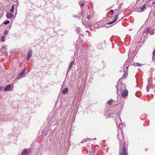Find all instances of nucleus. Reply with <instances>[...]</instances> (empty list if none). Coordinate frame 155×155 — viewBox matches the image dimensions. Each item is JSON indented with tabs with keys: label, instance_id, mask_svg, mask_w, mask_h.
Listing matches in <instances>:
<instances>
[{
	"label": "nucleus",
	"instance_id": "obj_1",
	"mask_svg": "<svg viewBox=\"0 0 155 155\" xmlns=\"http://www.w3.org/2000/svg\"><path fill=\"white\" fill-rule=\"evenodd\" d=\"M50 121H49L48 123H50L49 125L50 126L48 127L46 130H44V133L43 134L44 136H46L48 134H49V136H52L54 132V130H52L51 129L53 128L54 129L56 128V127H51L52 126H55L57 124V120L55 117H53L52 119L51 118L50 119Z\"/></svg>",
	"mask_w": 155,
	"mask_h": 155
},
{
	"label": "nucleus",
	"instance_id": "obj_2",
	"mask_svg": "<svg viewBox=\"0 0 155 155\" xmlns=\"http://www.w3.org/2000/svg\"><path fill=\"white\" fill-rule=\"evenodd\" d=\"M120 79H120L118 82V85L116 86V87L117 89V93L119 94H120V93H121V91L125 89V88L124 85V84H119V82Z\"/></svg>",
	"mask_w": 155,
	"mask_h": 155
},
{
	"label": "nucleus",
	"instance_id": "obj_3",
	"mask_svg": "<svg viewBox=\"0 0 155 155\" xmlns=\"http://www.w3.org/2000/svg\"><path fill=\"white\" fill-rule=\"evenodd\" d=\"M119 140L120 141V142L121 143H124V144H123V149L122 151L120 153V155H127L126 154V149L125 147V146H124V145L125 144V143L124 142V136L122 134L121 137L120 139Z\"/></svg>",
	"mask_w": 155,
	"mask_h": 155
},
{
	"label": "nucleus",
	"instance_id": "obj_4",
	"mask_svg": "<svg viewBox=\"0 0 155 155\" xmlns=\"http://www.w3.org/2000/svg\"><path fill=\"white\" fill-rule=\"evenodd\" d=\"M83 52L84 51L83 50H82L81 49H78L75 51L74 55L76 56L79 55V56H80L82 55V54Z\"/></svg>",
	"mask_w": 155,
	"mask_h": 155
},
{
	"label": "nucleus",
	"instance_id": "obj_5",
	"mask_svg": "<svg viewBox=\"0 0 155 155\" xmlns=\"http://www.w3.org/2000/svg\"><path fill=\"white\" fill-rule=\"evenodd\" d=\"M82 24L83 25L86 26V27H87L92 26H91L88 23V21H86L85 19V18L84 19L83 18L82 19Z\"/></svg>",
	"mask_w": 155,
	"mask_h": 155
},
{
	"label": "nucleus",
	"instance_id": "obj_6",
	"mask_svg": "<svg viewBox=\"0 0 155 155\" xmlns=\"http://www.w3.org/2000/svg\"><path fill=\"white\" fill-rule=\"evenodd\" d=\"M128 94V91L126 89L125 91H123L121 93V95L124 97H127Z\"/></svg>",
	"mask_w": 155,
	"mask_h": 155
},
{
	"label": "nucleus",
	"instance_id": "obj_7",
	"mask_svg": "<svg viewBox=\"0 0 155 155\" xmlns=\"http://www.w3.org/2000/svg\"><path fill=\"white\" fill-rule=\"evenodd\" d=\"M32 51L31 49H29L27 53V59L28 60L31 58V55Z\"/></svg>",
	"mask_w": 155,
	"mask_h": 155
},
{
	"label": "nucleus",
	"instance_id": "obj_8",
	"mask_svg": "<svg viewBox=\"0 0 155 155\" xmlns=\"http://www.w3.org/2000/svg\"><path fill=\"white\" fill-rule=\"evenodd\" d=\"M6 16L8 18H11L13 17V15L12 12H8L7 13Z\"/></svg>",
	"mask_w": 155,
	"mask_h": 155
},
{
	"label": "nucleus",
	"instance_id": "obj_9",
	"mask_svg": "<svg viewBox=\"0 0 155 155\" xmlns=\"http://www.w3.org/2000/svg\"><path fill=\"white\" fill-rule=\"evenodd\" d=\"M25 68L18 75V77H21L25 73Z\"/></svg>",
	"mask_w": 155,
	"mask_h": 155
},
{
	"label": "nucleus",
	"instance_id": "obj_10",
	"mask_svg": "<svg viewBox=\"0 0 155 155\" xmlns=\"http://www.w3.org/2000/svg\"><path fill=\"white\" fill-rule=\"evenodd\" d=\"M75 58H72V61H71L70 64V65H69V66L68 67V68H70L72 66V65L74 64V62H75Z\"/></svg>",
	"mask_w": 155,
	"mask_h": 155
},
{
	"label": "nucleus",
	"instance_id": "obj_11",
	"mask_svg": "<svg viewBox=\"0 0 155 155\" xmlns=\"http://www.w3.org/2000/svg\"><path fill=\"white\" fill-rule=\"evenodd\" d=\"M11 84H8L4 88V89L5 91H9L11 87Z\"/></svg>",
	"mask_w": 155,
	"mask_h": 155
},
{
	"label": "nucleus",
	"instance_id": "obj_12",
	"mask_svg": "<svg viewBox=\"0 0 155 155\" xmlns=\"http://www.w3.org/2000/svg\"><path fill=\"white\" fill-rule=\"evenodd\" d=\"M127 71H126V70H125V69H124V74L122 78L123 79L125 78L127 76V73L126 72Z\"/></svg>",
	"mask_w": 155,
	"mask_h": 155
},
{
	"label": "nucleus",
	"instance_id": "obj_13",
	"mask_svg": "<svg viewBox=\"0 0 155 155\" xmlns=\"http://www.w3.org/2000/svg\"><path fill=\"white\" fill-rule=\"evenodd\" d=\"M124 67H125L126 70V71H127V69L129 67V64L128 63V62L126 61L125 63L124 64Z\"/></svg>",
	"mask_w": 155,
	"mask_h": 155
},
{
	"label": "nucleus",
	"instance_id": "obj_14",
	"mask_svg": "<svg viewBox=\"0 0 155 155\" xmlns=\"http://www.w3.org/2000/svg\"><path fill=\"white\" fill-rule=\"evenodd\" d=\"M68 91V88H65L64 90L62 91V93L63 94H65L67 93Z\"/></svg>",
	"mask_w": 155,
	"mask_h": 155
},
{
	"label": "nucleus",
	"instance_id": "obj_15",
	"mask_svg": "<svg viewBox=\"0 0 155 155\" xmlns=\"http://www.w3.org/2000/svg\"><path fill=\"white\" fill-rule=\"evenodd\" d=\"M28 150L26 149L25 150L21 153V155H28Z\"/></svg>",
	"mask_w": 155,
	"mask_h": 155
},
{
	"label": "nucleus",
	"instance_id": "obj_16",
	"mask_svg": "<svg viewBox=\"0 0 155 155\" xmlns=\"http://www.w3.org/2000/svg\"><path fill=\"white\" fill-rule=\"evenodd\" d=\"M87 14V12H85V11H84V12L82 11L81 12L80 14V15L83 16L84 17L85 16V15H86Z\"/></svg>",
	"mask_w": 155,
	"mask_h": 155
},
{
	"label": "nucleus",
	"instance_id": "obj_17",
	"mask_svg": "<svg viewBox=\"0 0 155 155\" xmlns=\"http://www.w3.org/2000/svg\"><path fill=\"white\" fill-rule=\"evenodd\" d=\"M148 84H150L152 82V78H151L150 77L148 78Z\"/></svg>",
	"mask_w": 155,
	"mask_h": 155
},
{
	"label": "nucleus",
	"instance_id": "obj_18",
	"mask_svg": "<svg viewBox=\"0 0 155 155\" xmlns=\"http://www.w3.org/2000/svg\"><path fill=\"white\" fill-rule=\"evenodd\" d=\"M150 30V29L149 28H147L143 31V33H147Z\"/></svg>",
	"mask_w": 155,
	"mask_h": 155
},
{
	"label": "nucleus",
	"instance_id": "obj_19",
	"mask_svg": "<svg viewBox=\"0 0 155 155\" xmlns=\"http://www.w3.org/2000/svg\"><path fill=\"white\" fill-rule=\"evenodd\" d=\"M14 5H13L12 6V8L10 10V12L12 13H13L14 12Z\"/></svg>",
	"mask_w": 155,
	"mask_h": 155
},
{
	"label": "nucleus",
	"instance_id": "obj_20",
	"mask_svg": "<svg viewBox=\"0 0 155 155\" xmlns=\"http://www.w3.org/2000/svg\"><path fill=\"white\" fill-rule=\"evenodd\" d=\"M153 59L154 60L155 59V48L154 49V51L153 52Z\"/></svg>",
	"mask_w": 155,
	"mask_h": 155
},
{
	"label": "nucleus",
	"instance_id": "obj_21",
	"mask_svg": "<svg viewBox=\"0 0 155 155\" xmlns=\"http://www.w3.org/2000/svg\"><path fill=\"white\" fill-rule=\"evenodd\" d=\"M118 15H116L114 17V20H114L115 22V21H117V18H118Z\"/></svg>",
	"mask_w": 155,
	"mask_h": 155
},
{
	"label": "nucleus",
	"instance_id": "obj_22",
	"mask_svg": "<svg viewBox=\"0 0 155 155\" xmlns=\"http://www.w3.org/2000/svg\"><path fill=\"white\" fill-rule=\"evenodd\" d=\"M145 8V5H143L142 6L141 8V10L143 11Z\"/></svg>",
	"mask_w": 155,
	"mask_h": 155
},
{
	"label": "nucleus",
	"instance_id": "obj_23",
	"mask_svg": "<svg viewBox=\"0 0 155 155\" xmlns=\"http://www.w3.org/2000/svg\"><path fill=\"white\" fill-rule=\"evenodd\" d=\"M115 22L114 20H113L107 23V25H111L113 24Z\"/></svg>",
	"mask_w": 155,
	"mask_h": 155
},
{
	"label": "nucleus",
	"instance_id": "obj_24",
	"mask_svg": "<svg viewBox=\"0 0 155 155\" xmlns=\"http://www.w3.org/2000/svg\"><path fill=\"white\" fill-rule=\"evenodd\" d=\"M80 30L81 28L79 27H77L76 29V30L77 32H78V33H79Z\"/></svg>",
	"mask_w": 155,
	"mask_h": 155
},
{
	"label": "nucleus",
	"instance_id": "obj_25",
	"mask_svg": "<svg viewBox=\"0 0 155 155\" xmlns=\"http://www.w3.org/2000/svg\"><path fill=\"white\" fill-rule=\"evenodd\" d=\"M10 22V21H4L3 23L5 25H7L8 24H9Z\"/></svg>",
	"mask_w": 155,
	"mask_h": 155
},
{
	"label": "nucleus",
	"instance_id": "obj_26",
	"mask_svg": "<svg viewBox=\"0 0 155 155\" xmlns=\"http://www.w3.org/2000/svg\"><path fill=\"white\" fill-rule=\"evenodd\" d=\"M8 32V31L7 30H5V32L4 33V35H5V36H6V35L7 34Z\"/></svg>",
	"mask_w": 155,
	"mask_h": 155
},
{
	"label": "nucleus",
	"instance_id": "obj_27",
	"mask_svg": "<svg viewBox=\"0 0 155 155\" xmlns=\"http://www.w3.org/2000/svg\"><path fill=\"white\" fill-rule=\"evenodd\" d=\"M112 102V100H109L107 101V103L109 104L110 105Z\"/></svg>",
	"mask_w": 155,
	"mask_h": 155
},
{
	"label": "nucleus",
	"instance_id": "obj_28",
	"mask_svg": "<svg viewBox=\"0 0 155 155\" xmlns=\"http://www.w3.org/2000/svg\"><path fill=\"white\" fill-rule=\"evenodd\" d=\"M136 65L137 66H140L142 65V64L139 63H137L136 64Z\"/></svg>",
	"mask_w": 155,
	"mask_h": 155
},
{
	"label": "nucleus",
	"instance_id": "obj_29",
	"mask_svg": "<svg viewBox=\"0 0 155 155\" xmlns=\"http://www.w3.org/2000/svg\"><path fill=\"white\" fill-rule=\"evenodd\" d=\"M92 17L91 16V15H88V16H87V19H90V18H91Z\"/></svg>",
	"mask_w": 155,
	"mask_h": 155
},
{
	"label": "nucleus",
	"instance_id": "obj_30",
	"mask_svg": "<svg viewBox=\"0 0 155 155\" xmlns=\"http://www.w3.org/2000/svg\"><path fill=\"white\" fill-rule=\"evenodd\" d=\"M152 4L154 6V7H155V1L152 2Z\"/></svg>",
	"mask_w": 155,
	"mask_h": 155
},
{
	"label": "nucleus",
	"instance_id": "obj_31",
	"mask_svg": "<svg viewBox=\"0 0 155 155\" xmlns=\"http://www.w3.org/2000/svg\"><path fill=\"white\" fill-rule=\"evenodd\" d=\"M110 12L112 13V14H113L114 13V11L113 10H111L110 11Z\"/></svg>",
	"mask_w": 155,
	"mask_h": 155
},
{
	"label": "nucleus",
	"instance_id": "obj_32",
	"mask_svg": "<svg viewBox=\"0 0 155 155\" xmlns=\"http://www.w3.org/2000/svg\"><path fill=\"white\" fill-rule=\"evenodd\" d=\"M2 41H4L3 39H4V38H5V37H4V36H2Z\"/></svg>",
	"mask_w": 155,
	"mask_h": 155
},
{
	"label": "nucleus",
	"instance_id": "obj_33",
	"mask_svg": "<svg viewBox=\"0 0 155 155\" xmlns=\"http://www.w3.org/2000/svg\"><path fill=\"white\" fill-rule=\"evenodd\" d=\"M119 123H121V120L120 119V117H119Z\"/></svg>",
	"mask_w": 155,
	"mask_h": 155
},
{
	"label": "nucleus",
	"instance_id": "obj_34",
	"mask_svg": "<svg viewBox=\"0 0 155 155\" xmlns=\"http://www.w3.org/2000/svg\"><path fill=\"white\" fill-rule=\"evenodd\" d=\"M84 3H82L81 4V6H83L84 5Z\"/></svg>",
	"mask_w": 155,
	"mask_h": 155
},
{
	"label": "nucleus",
	"instance_id": "obj_35",
	"mask_svg": "<svg viewBox=\"0 0 155 155\" xmlns=\"http://www.w3.org/2000/svg\"><path fill=\"white\" fill-rule=\"evenodd\" d=\"M154 32L153 31H152V32L150 34L151 35H153L154 34Z\"/></svg>",
	"mask_w": 155,
	"mask_h": 155
},
{
	"label": "nucleus",
	"instance_id": "obj_36",
	"mask_svg": "<svg viewBox=\"0 0 155 155\" xmlns=\"http://www.w3.org/2000/svg\"><path fill=\"white\" fill-rule=\"evenodd\" d=\"M2 87L1 86H0V91H1L2 89Z\"/></svg>",
	"mask_w": 155,
	"mask_h": 155
},
{
	"label": "nucleus",
	"instance_id": "obj_37",
	"mask_svg": "<svg viewBox=\"0 0 155 155\" xmlns=\"http://www.w3.org/2000/svg\"><path fill=\"white\" fill-rule=\"evenodd\" d=\"M74 17H77V18H78L79 19H80V18L79 17H78L77 16H74Z\"/></svg>",
	"mask_w": 155,
	"mask_h": 155
},
{
	"label": "nucleus",
	"instance_id": "obj_38",
	"mask_svg": "<svg viewBox=\"0 0 155 155\" xmlns=\"http://www.w3.org/2000/svg\"><path fill=\"white\" fill-rule=\"evenodd\" d=\"M147 91H149V90H148V89H147Z\"/></svg>",
	"mask_w": 155,
	"mask_h": 155
},
{
	"label": "nucleus",
	"instance_id": "obj_39",
	"mask_svg": "<svg viewBox=\"0 0 155 155\" xmlns=\"http://www.w3.org/2000/svg\"><path fill=\"white\" fill-rule=\"evenodd\" d=\"M116 124L117 125L118 123H117V121H116Z\"/></svg>",
	"mask_w": 155,
	"mask_h": 155
},
{
	"label": "nucleus",
	"instance_id": "obj_40",
	"mask_svg": "<svg viewBox=\"0 0 155 155\" xmlns=\"http://www.w3.org/2000/svg\"><path fill=\"white\" fill-rule=\"evenodd\" d=\"M118 136H119V135H118H118H117V138H118Z\"/></svg>",
	"mask_w": 155,
	"mask_h": 155
},
{
	"label": "nucleus",
	"instance_id": "obj_41",
	"mask_svg": "<svg viewBox=\"0 0 155 155\" xmlns=\"http://www.w3.org/2000/svg\"><path fill=\"white\" fill-rule=\"evenodd\" d=\"M96 139V138H94V139H95V140Z\"/></svg>",
	"mask_w": 155,
	"mask_h": 155
},
{
	"label": "nucleus",
	"instance_id": "obj_42",
	"mask_svg": "<svg viewBox=\"0 0 155 155\" xmlns=\"http://www.w3.org/2000/svg\"><path fill=\"white\" fill-rule=\"evenodd\" d=\"M121 145V144H120V146Z\"/></svg>",
	"mask_w": 155,
	"mask_h": 155
}]
</instances>
